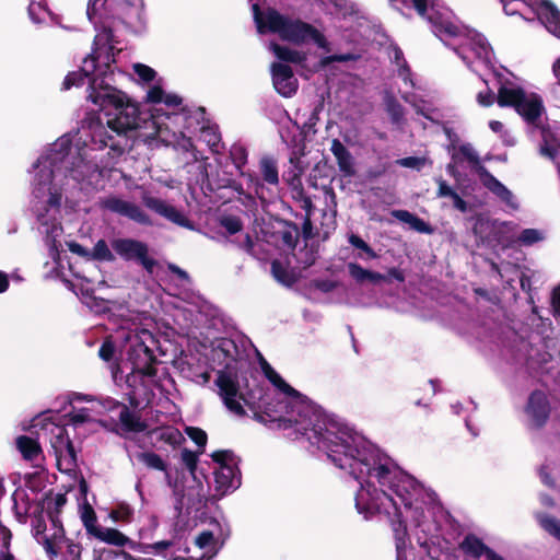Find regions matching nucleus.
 <instances>
[{
    "label": "nucleus",
    "mask_w": 560,
    "mask_h": 560,
    "mask_svg": "<svg viewBox=\"0 0 560 560\" xmlns=\"http://www.w3.org/2000/svg\"><path fill=\"white\" fill-rule=\"evenodd\" d=\"M261 369L281 398L270 407V417L290 436L305 438L340 469L359 482L355 509L365 520L384 515L395 533L397 560L410 553L407 527L428 535L435 529L432 495L411 475L361 434L339 423L291 387L267 362Z\"/></svg>",
    "instance_id": "obj_1"
},
{
    "label": "nucleus",
    "mask_w": 560,
    "mask_h": 560,
    "mask_svg": "<svg viewBox=\"0 0 560 560\" xmlns=\"http://www.w3.org/2000/svg\"><path fill=\"white\" fill-rule=\"evenodd\" d=\"M100 57L101 54L97 50L88 56L79 71L70 72L66 77L63 89L69 90L72 86H79L88 79V100L105 113L107 127L96 120L83 126L73 135H63L62 137L70 140L69 158L67 156L63 162H59V166L70 173H75L78 170L82 176L88 174L86 164H95L101 178V167H107L109 162L104 161L103 156H97L94 152L108 147L107 155L112 159L124 152V147L113 140L107 128L120 136L141 128V122L148 129V132L142 133L145 141L159 140L165 145L174 147L176 150L190 152L194 159L197 160L198 156L191 139L180 129L186 115L184 113L158 114L152 115L150 120H143L138 104L125 92L105 81L106 70L96 65V59Z\"/></svg>",
    "instance_id": "obj_2"
},
{
    "label": "nucleus",
    "mask_w": 560,
    "mask_h": 560,
    "mask_svg": "<svg viewBox=\"0 0 560 560\" xmlns=\"http://www.w3.org/2000/svg\"><path fill=\"white\" fill-rule=\"evenodd\" d=\"M70 140L58 138L40 154L31 171V210L38 221V230L44 236L49 255L55 262L60 259V253L66 244L70 252L80 256L89 253L75 242L63 240V229L59 222L61 207H72L77 202V194L97 186L100 173L95 164H86V175L70 173L59 166L69 158Z\"/></svg>",
    "instance_id": "obj_3"
},
{
    "label": "nucleus",
    "mask_w": 560,
    "mask_h": 560,
    "mask_svg": "<svg viewBox=\"0 0 560 560\" xmlns=\"http://www.w3.org/2000/svg\"><path fill=\"white\" fill-rule=\"evenodd\" d=\"M117 338H121L125 342L126 362L122 364L113 362L115 357L113 337L104 340L98 355L103 361L112 362V375L116 383L126 378L127 386L130 388V402L137 407L148 405L154 397L158 385L155 359L149 346L153 342V336L149 330L140 329L128 320H124L117 331Z\"/></svg>",
    "instance_id": "obj_4"
},
{
    "label": "nucleus",
    "mask_w": 560,
    "mask_h": 560,
    "mask_svg": "<svg viewBox=\"0 0 560 560\" xmlns=\"http://www.w3.org/2000/svg\"><path fill=\"white\" fill-rule=\"evenodd\" d=\"M422 18L432 25L433 33L451 47L462 60L478 72V68L492 69L493 51L487 39L478 32L459 25L452 12L438 9L434 0H412Z\"/></svg>",
    "instance_id": "obj_5"
},
{
    "label": "nucleus",
    "mask_w": 560,
    "mask_h": 560,
    "mask_svg": "<svg viewBox=\"0 0 560 560\" xmlns=\"http://www.w3.org/2000/svg\"><path fill=\"white\" fill-rule=\"evenodd\" d=\"M253 13L257 31L260 34L273 33L281 39L294 44L312 40L318 47L328 50L325 36L307 23L284 16L272 9L260 11L257 4L253 5Z\"/></svg>",
    "instance_id": "obj_6"
},
{
    "label": "nucleus",
    "mask_w": 560,
    "mask_h": 560,
    "mask_svg": "<svg viewBox=\"0 0 560 560\" xmlns=\"http://www.w3.org/2000/svg\"><path fill=\"white\" fill-rule=\"evenodd\" d=\"M38 440L48 442L56 456L57 466L61 471H71L75 467V452L67 429L47 419L37 420L34 424Z\"/></svg>",
    "instance_id": "obj_7"
},
{
    "label": "nucleus",
    "mask_w": 560,
    "mask_h": 560,
    "mask_svg": "<svg viewBox=\"0 0 560 560\" xmlns=\"http://www.w3.org/2000/svg\"><path fill=\"white\" fill-rule=\"evenodd\" d=\"M508 15L524 14V9H530L546 27L560 38V11L548 0H500Z\"/></svg>",
    "instance_id": "obj_8"
},
{
    "label": "nucleus",
    "mask_w": 560,
    "mask_h": 560,
    "mask_svg": "<svg viewBox=\"0 0 560 560\" xmlns=\"http://www.w3.org/2000/svg\"><path fill=\"white\" fill-rule=\"evenodd\" d=\"M497 101L501 107H514L530 124H535L544 110L542 101L538 95L526 93L514 85H502L499 89Z\"/></svg>",
    "instance_id": "obj_9"
},
{
    "label": "nucleus",
    "mask_w": 560,
    "mask_h": 560,
    "mask_svg": "<svg viewBox=\"0 0 560 560\" xmlns=\"http://www.w3.org/2000/svg\"><path fill=\"white\" fill-rule=\"evenodd\" d=\"M78 514L89 537L115 547H125L133 544L120 530L98 525L96 513L89 503L88 498L79 499Z\"/></svg>",
    "instance_id": "obj_10"
},
{
    "label": "nucleus",
    "mask_w": 560,
    "mask_h": 560,
    "mask_svg": "<svg viewBox=\"0 0 560 560\" xmlns=\"http://www.w3.org/2000/svg\"><path fill=\"white\" fill-rule=\"evenodd\" d=\"M88 401L91 404V410L97 415V417L112 411H117L119 421L125 431L128 432H140L144 430V424L131 412L127 406L110 398H97L94 396H88L79 393H72L69 396L70 404L75 401Z\"/></svg>",
    "instance_id": "obj_11"
},
{
    "label": "nucleus",
    "mask_w": 560,
    "mask_h": 560,
    "mask_svg": "<svg viewBox=\"0 0 560 560\" xmlns=\"http://www.w3.org/2000/svg\"><path fill=\"white\" fill-rule=\"evenodd\" d=\"M133 72L139 84H151L147 91L144 101L150 104L163 103L170 108H177L182 105L183 98L176 93H168L162 86V79L158 78L156 71L143 63H133Z\"/></svg>",
    "instance_id": "obj_12"
},
{
    "label": "nucleus",
    "mask_w": 560,
    "mask_h": 560,
    "mask_svg": "<svg viewBox=\"0 0 560 560\" xmlns=\"http://www.w3.org/2000/svg\"><path fill=\"white\" fill-rule=\"evenodd\" d=\"M214 467L215 491L220 497L234 491L241 486V475L237 460L230 451H218L211 455Z\"/></svg>",
    "instance_id": "obj_13"
},
{
    "label": "nucleus",
    "mask_w": 560,
    "mask_h": 560,
    "mask_svg": "<svg viewBox=\"0 0 560 560\" xmlns=\"http://www.w3.org/2000/svg\"><path fill=\"white\" fill-rule=\"evenodd\" d=\"M229 532L202 530L194 541L185 549L184 556H176L172 560H211L223 547ZM162 560H167L163 558Z\"/></svg>",
    "instance_id": "obj_14"
},
{
    "label": "nucleus",
    "mask_w": 560,
    "mask_h": 560,
    "mask_svg": "<svg viewBox=\"0 0 560 560\" xmlns=\"http://www.w3.org/2000/svg\"><path fill=\"white\" fill-rule=\"evenodd\" d=\"M52 534L44 539V549L50 558L60 560H82L83 547L80 542L66 537L60 520L52 521Z\"/></svg>",
    "instance_id": "obj_15"
},
{
    "label": "nucleus",
    "mask_w": 560,
    "mask_h": 560,
    "mask_svg": "<svg viewBox=\"0 0 560 560\" xmlns=\"http://www.w3.org/2000/svg\"><path fill=\"white\" fill-rule=\"evenodd\" d=\"M112 247L124 259L137 260L145 270L153 272L156 261L148 256V246L144 243L130 238H118L113 241Z\"/></svg>",
    "instance_id": "obj_16"
},
{
    "label": "nucleus",
    "mask_w": 560,
    "mask_h": 560,
    "mask_svg": "<svg viewBox=\"0 0 560 560\" xmlns=\"http://www.w3.org/2000/svg\"><path fill=\"white\" fill-rule=\"evenodd\" d=\"M215 385L225 407L236 416L244 415L236 378L228 372L220 371L215 380Z\"/></svg>",
    "instance_id": "obj_17"
},
{
    "label": "nucleus",
    "mask_w": 560,
    "mask_h": 560,
    "mask_svg": "<svg viewBox=\"0 0 560 560\" xmlns=\"http://www.w3.org/2000/svg\"><path fill=\"white\" fill-rule=\"evenodd\" d=\"M460 167L479 173L480 176L486 170L480 164L478 153L470 144L460 145L452 155V163L447 166L448 173L456 179L460 177Z\"/></svg>",
    "instance_id": "obj_18"
},
{
    "label": "nucleus",
    "mask_w": 560,
    "mask_h": 560,
    "mask_svg": "<svg viewBox=\"0 0 560 560\" xmlns=\"http://www.w3.org/2000/svg\"><path fill=\"white\" fill-rule=\"evenodd\" d=\"M182 462L187 467L190 476L192 477L194 482H197V486L189 488L187 491L182 490V489H179V487L176 483L172 485L170 474L166 472L167 483L174 488V492L176 494H178V495L180 494L183 498L187 497L189 500H192V501L196 500L198 502H201L206 498V491H205L202 483L200 481H198L195 476V469L197 467L198 456L196 453H194L189 450H184L182 452Z\"/></svg>",
    "instance_id": "obj_19"
},
{
    "label": "nucleus",
    "mask_w": 560,
    "mask_h": 560,
    "mask_svg": "<svg viewBox=\"0 0 560 560\" xmlns=\"http://www.w3.org/2000/svg\"><path fill=\"white\" fill-rule=\"evenodd\" d=\"M101 207L113 213L126 217L141 224H149V217L137 205L117 196H108L101 200Z\"/></svg>",
    "instance_id": "obj_20"
},
{
    "label": "nucleus",
    "mask_w": 560,
    "mask_h": 560,
    "mask_svg": "<svg viewBox=\"0 0 560 560\" xmlns=\"http://www.w3.org/2000/svg\"><path fill=\"white\" fill-rule=\"evenodd\" d=\"M270 71L273 88L280 95L291 97L296 93L299 82L289 66L275 62L271 65Z\"/></svg>",
    "instance_id": "obj_21"
},
{
    "label": "nucleus",
    "mask_w": 560,
    "mask_h": 560,
    "mask_svg": "<svg viewBox=\"0 0 560 560\" xmlns=\"http://www.w3.org/2000/svg\"><path fill=\"white\" fill-rule=\"evenodd\" d=\"M142 202L147 208L153 210L173 223L184 228L192 229L189 220L180 211L166 203L165 201L145 194L142 196Z\"/></svg>",
    "instance_id": "obj_22"
},
{
    "label": "nucleus",
    "mask_w": 560,
    "mask_h": 560,
    "mask_svg": "<svg viewBox=\"0 0 560 560\" xmlns=\"http://www.w3.org/2000/svg\"><path fill=\"white\" fill-rule=\"evenodd\" d=\"M65 283L69 290H71L77 296H80L82 302L93 312L101 313L105 311V302L98 301L92 295L93 290L90 285V281L85 278H79L78 282L65 280Z\"/></svg>",
    "instance_id": "obj_23"
},
{
    "label": "nucleus",
    "mask_w": 560,
    "mask_h": 560,
    "mask_svg": "<svg viewBox=\"0 0 560 560\" xmlns=\"http://www.w3.org/2000/svg\"><path fill=\"white\" fill-rule=\"evenodd\" d=\"M526 413L535 427H540L546 422L549 416V405L542 392H534L529 396Z\"/></svg>",
    "instance_id": "obj_24"
},
{
    "label": "nucleus",
    "mask_w": 560,
    "mask_h": 560,
    "mask_svg": "<svg viewBox=\"0 0 560 560\" xmlns=\"http://www.w3.org/2000/svg\"><path fill=\"white\" fill-rule=\"evenodd\" d=\"M115 10L109 0H90L86 9V16L95 28L106 27V20L114 16Z\"/></svg>",
    "instance_id": "obj_25"
},
{
    "label": "nucleus",
    "mask_w": 560,
    "mask_h": 560,
    "mask_svg": "<svg viewBox=\"0 0 560 560\" xmlns=\"http://www.w3.org/2000/svg\"><path fill=\"white\" fill-rule=\"evenodd\" d=\"M482 184L494 194L502 202L509 208L516 210L518 205L512 194L501 182H499L493 175L487 171L480 176Z\"/></svg>",
    "instance_id": "obj_26"
},
{
    "label": "nucleus",
    "mask_w": 560,
    "mask_h": 560,
    "mask_svg": "<svg viewBox=\"0 0 560 560\" xmlns=\"http://www.w3.org/2000/svg\"><path fill=\"white\" fill-rule=\"evenodd\" d=\"M462 549L474 557H485L487 560H504L475 536H467L462 542Z\"/></svg>",
    "instance_id": "obj_27"
},
{
    "label": "nucleus",
    "mask_w": 560,
    "mask_h": 560,
    "mask_svg": "<svg viewBox=\"0 0 560 560\" xmlns=\"http://www.w3.org/2000/svg\"><path fill=\"white\" fill-rule=\"evenodd\" d=\"M38 436L33 439L31 436L21 435L15 440V445L22 457L28 462H38L42 457V447Z\"/></svg>",
    "instance_id": "obj_28"
},
{
    "label": "nucleus",
    "mask_w": 560,
    "mask_h": 560,
    "mask_svg": "<svg viewBox=\"0 0 560 560\" xmlns=\"http://www.w3.org/2000/svg\"><path fill=\"white\" fill-rule=\"evenodd\" d=\"M330 150L337 160L340 172L346 176H352L354 174L353 158L348 149L338 139H334Z\"/></svg>",
    "instance_id": "obj_29"
},
{
    "label": "nucleus",
    "mask_w": 560,
    "mask_h": 560,
    "mask_svg": "<svg viewBox=\"0 0 560 560\" xmlns=\"http://www.w3.org/2000/svg\"><path fill=\"white\" fill-rule=\"evenodd\" d=\"M77 402L71 404L72 410L67 415V424L78 428L97 421L98 417L91 410V406L81 408L75 406Z\"/></svg>",
    "instance_id": "obj_30"
},
{
    "label": "nucleus",
    "mask_w": 560,
    "mask_h": 560,
    "mask_svg": "<svg viewBox=\"0 0 560 560\" xmlns=\"http://www.w3.org/2000/svg\"><path fill=\"white\" fill-rule=\"evenodd\" d=\"M13 511L16 520L20 523H25L27 514L31 509V501L27 491L23 488H18L12 494Z\"/></svg>",
    "instance_id": "obj_31"
},
{
    "label": "nucleus",
    "mask_w": 560,
    "mask_h": 560,
    "mask_svg": "<svg viewBox=\"0 0 560 560\" xmlns=\"http://www.w3.org/2000/svg\"><path fill=\"white\" fill-rule=\"evenodd\" d=\"M393 217L397 220L408 224L412 230L420 233H432V229L422 219L416 217L407 210H395Z\"/></svg>",
    "instance_id": "obj_32"
},
{
    "label": "nucleus",
    "mask_w": 560,
    "mask_h": 560,
    "mask_svg": "<svg viewBox=\"0 0 560 560\" xmlns=\"http://www.w3.org/2000/svg\"><path fill=\"white\" fill-rule=\"evenodd\" d=\"M143 0H126L120 8L121 13L130 22L142 23L144 19Z\"/></svg>",
    "instance_id": "obj_33"
},
{
    "label": "nucleus",
    "mask_w": 560,
    "mask_h": 560,
    "mask_svg": "<svg viewBox=\"0 0 560 560\" xmlns=\"http://www.w3.org/2000/svg\"><path fill=\"white\" fill-rule=\"evenodd\" d=\"M269 49L275 54V56L283 61H289L293 63H302L306 60V55L300 52L298 50L278 45L276 43H270Z\"/></svg>",
    "instance_id": "obj_34"
},
{
    "label": "nucleus",
    "mask_w": 560,
    "mask_h": 560,
    "mask_svg": "<svg viewBox=\"0 0 560 560\" xmlns=\"http://www.w3.org/2000/svg\"><path fill=\"white\" fill-rule=\"evenodd\" d=\"M349 275L357 281V282H378L384 280V276L378 272H373L368 269H364L357 262H349L347 265Z\"/></svg>",
    "instance_id": "obj_35"
},
{
    "label": "nucleus",
    "mask_w": 560,
    "mask_h": 560,
    "mask_svg": "<svg viewBox=\"0 0 560 560\" xmlns=\"http://www.w3.org/2000/svg\"><path fill=\"white\" fill-rule=\"evenodd\" d=\"M67 504V497L63 493H57L55 495H50L46 498L44 502V506L47 510L50 524L52 525V521L59 520V514L61 513L63 506Z\"/></svg>",
    "instance_id": "obj_36"
},
{
    "label": "nucleus",
    "mask_w": 560,
    "mask_h": 560,
    "mask_svg": "<svg viewBox=\"0 0 560 560\" xmlns=\"http://www.w3.org/2000/svg\"><path fill=\"white\" fill-rule=\"evenodd\" d=\"M271 273L273 278L281 284L290 287L295 282L294 273L280 260L271 262Z\"/></svg>",
    "instance_id": "obj_37"
},
{
    "label": "nucleus",
    "mask_w": 560,
    "mask_h": 560,
    "mask_svg": "<svg viewBox=\"0 0 560 560\" xmlns=\"http://www.w3.org/2000/svg\"><path fill=\"white\" fill-rule=\"evenodd\" d=\"M155 439L163 441L170 445H178L184 440L182 432L174 427H164L153 432Z\"/></svg>",
    "instance_id": "obj_38"
},
{
    "label": "nucleus",
    "mask_w": 560,
    "mask_h": 560,
    "mask_svg": "<svg viewBox=\"0 0 560 560\" xmlns=\"http://www.w3.org/2000/svg\"><path fill=\"white\" fill-rule=\"evenodd\" d=\"M233 349L234 343L226 339L219 341V343L213 348L214 358L218 360H220L221 354H224V359L221 363L224 364L226 369H230L235 360L234 354L232 353Z\"/></svg>",
    "instance_id": "obj_39"
},
{
    "label": "nucleus",
    "mask_w": 560,
    "mask_h": 560,
    "mask_svg": "<svg viewBox=\"0 0 560 560\" xmlns=\"http://www.w3.org/2000/svg\"><path fill=\"white\" fill-rule=\"evenodd\" d=\"M348 242L353 247L360 250V253L357 255V258L368 260L377 257L376 253L372 249V247L358 235L350 234L348 236Z\"/></svg>",
    "instance_id": "obj_40"
},
{
    "label": "nucleus",
    "mask_w": 560,
    "mask_h": 560,
    "mask_svg": "<svg viewBox=\"0 0 560 560\" xmlns=\"http://www.w3.org/2000/svg\"><path fill=\"white\" fill-rule=\"evenodd\" d=\"M32 532L37 542L44 547V539L49 538L52 534V525L50 524V528L47 529V524L42 515L35 516L32 520Z\"/></svg>",
    "instance_id": "obj_41"
},
{
    "label": "nucleus",
    "mask_w": 560,
    "mask_h": 560,
    "mask_svg": "<svg viewBox=\"0 0 560 560\" xmlns=\"http://www.w3.org/2000/svg\"><path fill=\"white\" fill-rule=\"evenodd\" d=\"M260 170L264 179L271 185H277L279 182L278 170L276 162L269 158L260 161Z\"/></svg>",
    "instance_id": "obj_42"
},
{
    "label": "nucleus",
    "mask_w": 560,
    "mask_h": 560,
    "mask_svg": "<svg viewBox=\"0 0 560 560\" xmlns=\"http://www.w3.org/2000/svg\"><path fill=\"white\" fill-rule=\"evenodd\" d=\"M138 459L151 469H156V470H161V471L166 470V465L163 462V459L161 458V456L153 452L140 453V454H138Z\"/></svg>",
    "instance_id": "obj_43"
},
{
    "label": "nucleus",
    "mask_w": 560,
    "mask_h": 560,
    "mask_svg": "<svg viewBox=\"0 0 560 560\" xmlns=\"http://www.w3.org/2000/svg\"><path fill=\"white\" fill-rule=\"evenodd\" d=\"M133 511L127 504H120L116 509H113L108 516L114 523H128L131 521Z\"/></svg>",
    "instance_id": "obj_44"
},
{
    "label": "nucleus",
    "mask_w": 560,
    "mask_h": 560,
    "mask_svg": "<svg viewBox=\"0 0 560 560\" xmlns=\"http://www.w3.org/2000/svg\"><path fill=\"white\" fill-rule=\"evenodd\" d=\"M544 240V233L537 229H526L518 235L517 241L525 246H530Z\"/></svg>",
    "instance_id": "obj_45"
},
{
    "label": "nucleus",
    "mask_w": 560,
    "mask_h": 560,
    "mask_svg": "<svg viewBox=\"0 0 560 560\" xmlns=\"http://www.w3.org/2000/svg\"><path fill=\"white\" fill-rule=\"evenodd\" d=\"M48 11L42 1L32 0L28 5V15L31 20L35 23H40L45 21Z\"/></svg>",
    "instance_id": "obj_46"
},
{
    "label": "nucleus",
    "mask_w": 560,
    "mask_h": 560,
    "mask_svg": "<svg viewBox=\"0 0 560 560\" xmlns=\"http://www.w3.org/2000/svg\"><path fill=\"white\" fill-rule=\"evenodd\" d=\"M201 139L210 147L212 151L219 150L220 135L213 127H205L201 130Z\"/></svg>",
    "instance_id": "obj_47"
},
{
    "label": "nucleus",
    "mask_w": 560,
    "mask_h": 560,
    "mask_svg": "<svg viewBox=\"0 0 560 560\" xmlns=\"http://www.w3.org/2000/svg\"><path fill=\"white\" fill-rule=\"evenodd\" d=\"M92 257L95 259H98V260H104V261L114 260V255L104 240H100L95 244V246L93 248Z\"/></svg>",
    "instance_id": "obj_48"
},
{
    "label": "nucleus",
    "mask_w": 560,
    "mask_h": 560,
    "mask_svg": "<svg viewBox=\"0 0 560 560\" xmlns=\"http://www.w3.org/2000/svg\"><path fill=\"white\" fill-rule=\"evenodd\" d=\"M385 105L393 122L399 124L402 119V108L400 104L394 97L387 95L385 98Z\"/></svg>",
    "instance_id": "obj_49"
},
{
    "label": "nucleus",
    "mask_w": 560,
    "mask_h": 560,
    "mask_svg": "<svg viewBox=\"0 0 560 560\" xmlns=\"http://www.w3.org/2000/svg\"><path fill=\"white\" fill-rule=\"evenodd\" d=\"M11 539L10 530L0 524V540H1V550H0V560H13V556L8 551V546Z\"/></svg>",
    "instance_id": "obj_50"
},
{
    "label": "nucleus",
    "mask_w": 560,
    "mask_h": 560,
    "mask_svg": "<svg viewBox=\"0 0 560 560\" xmlns=\"http://www.w3.org/2000/svg\"><path fill=\"white\" fill-rule=\"evenodd\" d=\"M489 128L494 133L499 135L501 139L510 145L515 143V139L510 132L504 128V125L499 120H490Z\"/></svg>",
    "instance_id": "obj_51"
},
{
    "label": "nucleus",
    "mask_w": 560,
    "mask_h": 560,
    "mask_svg": "<svg viewBox=\"0 0 560 560\" xmlns=\"http://www.w3.org/2000/svg\"><path fill=\"white\" fill-rule=\"evenodd\" d=\"M539 523L541 527L551 534L552 536L560 539V522L550 516H540Z\"/></svg>",
    "instance_id": "obj_52"
},
{
    "label": "nucleus",
    "mask_w": 560,
    "mask_h": 560,
    "mask_svg": "<svg viewBox=\"0 0 560 560\" xmlns=\"http://www.w3.org/2000/svg\"><path fill=\"white\" fill-rule=\"evenodd\" d=\"M186 434L201 448H203L207 444V433L195 427H186Z\"/></svg>",
    "instance_id": "obj_53"
},
{
    "label": "nucleus",
    "mask_w": 560,
    "mask_h": 560,
    "mask_svg": "<svg viewBox=\"0 0 560 560\" xmlns=\"http://www.w3.org/2000/svg\"><path fill=\"white\" fill-rule=\"evenodd\" d=\"M396 163L402 167L420 170L425 164V159L417 156H408L399 159Z\"/></svg>",
    "instance_id": "obj_54"
},
{
    "label": "nucleus",
    "mask_w": 560,
    "mask_h": 560,
    "mask_svg": "<svg viewBox=\"0 0 560 560\" xmlns=\"http://www.w3.org/2000/svg\"><path fill=\"white\" fill-rule=\"evenodd\" d=\"M222 225L230 234H235L242 229L241 221L234 217H228L222 220Z\"/></svg>",
    "instance_id": "obj_55"
},
{
    "label": "nucleus",
    "mask_w": 560,
    "mask_h": 560,
    "mask_svg": "<svg viewBox=\"0 0 560 560\" xmlns=\"http://www.w3.org/2000/svg\"><path fill=\"white\" fill-rule=\"evenodd\" d=\"M477 102L479 105L488 107L494 103V93L487 89L486 91H480L477 94Z\"/></svg>",
    "instance_id": "obj_56"
},
{
    "label": "nucleus",
    "mask_w": 560,
    "mask_h": 560,
    "mask_svg": "<svg viewBox=\"0 0 560 560\" xmlns=\"http://www.w3.org/2000/svg\"><path fill=\"white\" fill-rule=\"evenodd\" d=\"M352 59V56L349 55V54H346V55H334V56H328V57H324L322 60H320V66L322 67H326L328 66L330 62H334V61H338V62H343V61H349Z\"/></svg>",
    "instance_id": "obj_57"
},
{
    "label": "nucleus",
    "mask_w": 560,
    "mask_h": 560,
    "mask_svg": "<svg viewBox=\"0 0 560 560\" xmlns=\"http://www.w3.org/2000/svg\"><path fill=\"white\" fill-rule=\"evenodd\" d=\"M456 194L444 180H439V197H454Z\"/></svg>",
    "instance_id": "obj_58"
},
{
    "label": "nucleus",
    "mask_w": 560,
    "mask_h": 560,
    "mask_svg": "<svg viewBox=\"0 0 560 560\" xmlns=\"http://www.w3.org/2000/svg\"><path fill=\"white\" fill-rule=\"evenodd\" d=\"M170 546H171V541L162 540V541L154 542L152 545H148L147 549H151L154 552L160 553V552L166 550Z\"/></svg>",
    "instance_id": "obj_59"
},
{
    "label": "nucleus",
    "mask_w": 560,
    "mask_h": 560,
    "mask_svg": "<svg viewBox=\"0 0 560 560\" xmlns=\"http://www.w3.org/2000/svg\"><path fill=\"white\" fill-rule=\"evenodd\" d=\"M210 372L203 371L201 373L195 374L192 381L198 385H207L210 382Z\"/></svg>",
    "instance_id": "obj_60"
},
{
    "label": "nucleus",
    "mask_w": 560,
    "mask_h": 560,
    "mask_svg": "<svg viewBox=\"0 0 560 560\" xmlns=\"http://www.w3.org/2000/svg\"><path fill=\"white\" fill-rule=\"evenodd\" d=\"M494 229L498 230L499 232H514L516 225L513 224L512 222H494L493 224Z\"/></svg>",
    "instance_id": "obj_61"
},
{
    "label": "nucleus",
    "mask_w": 560,
    "mask_h": 560,
    "mask_svg": "<svg viewBox=\"0 0 560 560\" xmlns=\"http://www.w3.org/2000/svg\"><path fill=\"white\" fill-rule=\"evenodd\" d=\"M552 69H553V73L559 82V86L557 89H555L553 92H555L556 96L560 98V57L555 61Z\"/></svg>",
    "instance_id": "obj_62"
},
{
    "label": "nucleus",
    "mask_w": 560,
    "mask_h": 560,
    "mask_svg": "<svg viewBox=\"0 0 560 560\" xmlns=\"http://www.w3.org/2000/svg\"><path fill=\"white\" fill-rule=\"evenodd\" d=\"M552 305L555 313L560 316V285L553 292Z\"/></svg>",
    "instance_id": "obj_63"
},
{
    "label": "nucleus",
    "mask_w": 560,
    "mask_h": 560,
    "mask_svg": "<svg viewBox=\"0 0 560 560\" xmlns=\"http://www.w3.org/2000/svg\"><path fill=\"white\" fill-rule=\"evenodd\" d=\"M454 201V207L458 209L462 212H465L467 210V203L465 200H463L458 194H454V197L452 198Z\"/></svg>",
    "instance_id": "obj_64"
}]
</instances>
